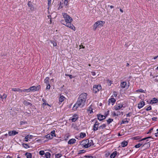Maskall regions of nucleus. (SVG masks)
Instances as JSON below:
<instances>
[{
    "mask_svg": "<svg viewBox=\"0 0 158 158\" xmlns=\"http://www.w3.org/2000/svg\"><path fill=\"white\" fill-rule=\"evenodd\" d=\"M87 96V94L85 93L80 95L76 103L73 106V109L75 110L78 107L82 108L85 105Z\"/></svg>",
    "mask_w": 158,
    "mask_h": 158,
    "instance_id": "obj_1",
    "label": "nucleus"
},
{
    "mask_svg": "<svg viewBox=\"0 0 158 158\" xmlns=\"http://www.w3.org/2000/svg\"><path fill=\"white\" fill-rule=\"evenodd\" d=\"M62 15L65 21L63 20H61V23L66 27L70 28L74 31H75V27L71 23L73 21L72 18L70 17L66 13H63Z\"/></svg>",
    "mask_w": 158,
    "mask_h": 158,
    "instance_id": "obj_2",
    "label": "nucleus"
},
{
    "mask_svg": "<svg viewBox=\"0 0 158 158\" xmlns=\"http://www.w3.org/2000/svg\"><path fill=\"white\" fill-rule=\"evenodd\" d=\"M94 144L92 140L86 139L84 140L80 143V145L85 148H88Z\"/></svg>",
    "mask_w": 158,
    "mask_h": 158,
    "instance_id": "obj_3",
    "label": "nucleus"
},
{
    "mask_svg": "<svg viewBox=\"0 0 158 158\" xmlns=\"http://www.w3.org/2000/svg\"><path fill=\"white\" fill-rule=\"evenodd\" d=\"M105 22L102 21H99L96 22L94 25L93 29L95 30L96 28L98 26L102 27L103 26V23H104Z\"/></svg>",
    "mask_w": 158,
    "mask_h": 158,
    "instance_id": "obj_4",
    "label": "nucleus"
},
{
    "mask_svg": "<svg viewBox=\"0 0 158 158\" xmlns=\"http://www.w3.org/2000/svg\"><path fill=\"white\" fill-rule=\"evenodd\" d=\"M102 87L101 85H94L93 87V91L94 93H96L98 92L101 89Z\"/></svg>",
    "mask_w": 158,
    "mask_h": 158,
    "instance_id": "obj_5",
    "label": "nucleus"
},
{
    "mask_svg": "<svg viewBox=\"0 0 158 158\" xmlns=\"http://www.w3.org/2000/svg\"><path fill=\"white\" fill-rule=\"evenodd\" d=\"M40 85H39L37 86H32L28 89V91H35L39 90L40 88Z\"/></svg>",
    "mask_w": 158,
    "mask_h": 158,
    "instance_id": "obj_6",
    "label": "nucleus"
},
{
    "mask_svg": "<svg viewBox=\"0 0 158 158\" xmlns=\"http://www.w3.org/2000/svg\"><path fill=\"white\" fill-rule=\"evenodd\" d=\"M123 104L121 103L117 104L113 107L114 109L116 110H118L123 107Z\"/></svg>",
    "mask_w": 158,
    "mask_h": 158,
    "instance_id": "obj_7",
    "label": "nucleus"
},
{
    "mask_svg": "<svg viewBox=\"0 0 158 158\" xmlns=\"http://www.w3.org/2000/svg\"><path fill=\"white\" fill-rule=\"evenodd\" d=\"M98 119L99 121H102L104 119L106 118V116L101 114H98L97 115Z\"/></svg>",
    "mask_w": 158,
    "mask_h": 158,
    "instance_id": "obj_8",
    "label": "nucleus"
},
{
    "mask_svg": "<svg viewBox=\"0 0 158 158\" xmlns=\"http://www.w3.org/2000/svg\"><path fill=\"white\" fill-rule=\"evenodd\" d=\"M116 102V100L114 98H112L109 99L108 101V105H110V103H111L112 105H113Z\"/></svg>",
    "mask_w": 158,
    "mask_h": 158,
    "instance_id": "obj_9",
    "label": "nucleus"
},
{
    "mask_svg": "<svg viewBox=\"0 0 158 158\" xmlns=\"http://www.w3.org/2000/svg\"><path fill=\"white\" fill-rule=\"evenodd\" d=\"M78 118V116L77 114H75L71 118V120H72V122H74Z\"/></svg>",
    "mask_w": 158,
    "mask_h": 158,
    "instance_id": "obj_10",
    "label": "nucleus"
},
{
    "mask_svg": "<svg viewBox=\"0 0 158 158\" xmlns=\"http://www.w3.org/2000/svg\"><path fill=\"white\" fill-rule=\"evenodd\" d=\"M18 133V132L15 131H10L8 132V135L9 136H11L15 135L17 134Z\"/></svg>",
    "mask_w": 158,
    "mask_h": 158,
    "instance_id": "obj_11",
    "label": "nucleus"
},
{
    "mask_svg": "<svg viewBox=\"0 0 158 158\" xmlns=\"http://www.w3.org/2000/svg\"><path fill=\"white\" fill-rule=\"evenodd\" d=\"M33 137V136L31 135H28L25 136L24 138L26 142H28L29 140H30Z\"/></svg>",
    "mask_w": 158,
    "mask_h": 158,
    "instance_id": "obj_12",
    "label": "nucleus"
},
{
    "mask_svg": "<svg viewBox=\"0 0 158 158\" xmlns=\"http://www.w3.org/2000/svg\"><path fill=\"white\" fill-rule=\"evenodd\" d=\"M145 105V102L143 101H142L139 103L138 105V107L139 109H140L142 108Z\"/></svg>",
    "mask_w": 158,
    "mask_h": 158,
    "instance_id": "obj_13",
    "label": "nucleus"
},
{
    "mask_svg": "<svg viewBox=\"0 0 158 158\" xmlns=\"http://www.w3.org/2000/svg\"><path fill=\"white\" fill-rule=\"evenodd\" d=\"M7 97V95L4 94L2 95L0 94V100L3 101L4 99H6Z\"/></svg>",
    "mask_w": 158,
    "mask_h": 158,
    "instance_id": "obj_14",
    "label": "nucleus"
},
{
    "mask_svg": "<svg viewBox=\"0 0 158 158\" xmlns=\"http://www.w3.org/2000/svg\"><path fill=\"white\" fill-rule=\"evenodd\" d=\"M128 142L126 141H124L121 143V147H124L127 146Z\"/></svg>",
    "mask_w": 158,
    "mask_h": 158,
    "instance_id": "obj_15",
    "label": "nucleus"
},
{
    "mask_svg": "<svg viewBox=\"0 0 158 158\" xmlns=\"http://www.w3.org/2000/svg\"><path fill=\"white\" fill-rule=\"evenodd\" d=\"M28 5L29 7L30 8V9L31 10L33 11L34 10V7H33V5L31 4V2L29 1L28 2Z\"/></svg>",
    "mask_w": 158,
    "mask_h": 158,
    "instance_id": "obj_16",
    "label": "nucleus"
},
{
    "mask_svg": "<svg viewBox=\"0 0 158 158\" xmlns=\"http://www.w3.org/2000/svg\"><path fill=\"white\" fill-rule=\"evenodd\" d=\"M76 140L74 139H70L68 142V143L69 144H73L75 143Z\"/></svg>",
    "mask_w": 158,
    "mask_h": 158,
    "instance_id": "obj_17",
    "label": "nucleus"
},
{
    "mask_svg": "<svg viewBox=\"0 0 158 158\" xmlns=\"http://www.w3.org/2000/svg\"><path fill=\"white\" fill-rule=\"evenodd\" d=\"M127 83L125 81H123L121 83L120 86L123 88H125L126 86Z\"/></svg>",
    "mask_w": 158,
    "mask_h": 158,
    "instance_id": "obj_18",
    "label": "nucleus"
},
{
    "mask_svg": "<svg viewBox=\"0 0 158 158\" xmlns=\"http://www.w3.org/2000/svg\"><path fill=\"white\" fill-rule=\"evenodd\" d=\"M117 152L116 151L113 152V153H112L110 156V158H114V157L117 155Z\"/></svg>",
    "mask_w": 158,
    "mask_h": 158,
    "instance_id": "obj_19",
    "label": "nucleus"
},
{
    "mask_svg": "<svg viewBox=\"0 0 158 158\" xmlns=\"http://www.w3.org/2000/svg\"><path fill=\"white\" fill-rule=\"evenodd\" d=\"M65 99V97L63 95H60V97L59 98V101L60 102H63Z\"/></svg>",
    "mask_w": 158,
    "mask_h": 158,
    "instance_id": "obj_20",
    "label": "nucleus"
},
{
    "mask_svg": "<svg viewBox=\"0 0 158 158\" xmlns=\"http://www.w3.org/2000/svg\"><path fill=\"white\" fill-rule=\"evenodd\" d=\"M27 158H32V155L31 153L27 152L25 154Z\"/></svg>",
    "mask_w": 158,
    "mask_h": 158,
    "instance_id": "obj_21",
    "label": "nucleus"
},
{
    "mask_svg": "<svg viewBox=\"0 0 158 158\" xmlns=\"http://www.w3.org/2000/svg\"><path fill=\"white\" fill-rule=\"evenodd\" d=\"M86 134L83 132H81L80 134V137L81 138H83L85 137Z\"/></svg>",
    "mask_w": 158,
    "mask_h": 158,
    "instance_id": "obj_22",
    "label": "nucleus"
},
{
    "mask_svg": "<svg viewBox=\"0 0 158 158\" xmlns=\"http://www.w3.org/2000/svg\"><path fill=\"white\" fill-rule=\"evenodd\" d=\"M23 103L24 105L27 106H31L32 105L31 103L26 101H24Z\"/></svg>",
    "mask_w": 158,
    "mask_h": 158,
    "instance_id": "obj_23",
    "label": "nucleus"
},
{
    "mask_svg": "<svg viewBox=\"0 0 158 158\" xmlns=\"http://www.w3.org/2000/svg\"><path fill=\"white\" fill-rule=\"evenodd\" d=\"M12 91H18L19 92H22V89H20L19 88H12Z\"/></svg>",
    "mask_w": 158,
    "mask_h": 158,
    "instance_id": "obj_24",
    "label": "nucleus"
},
{
    "mask_svg": "<svg viewBox=\"0 0 158 158\" xmlns=\"http://www.w3.org/2000/svg\"><path fill=\"white\" fill-rule=\"evenodd\" d=\"M51 156V154L49 152H47L45 154V156L46 158H49Z\"/></svg>",
    "mask_w": 158,
    "mask_h": 158,
    "instance_id": "obj_25",
    "label": "nucleus"
},
{
    "mask_svg": "<svg viewBox=\"0 0 158 158\" xmlns=\"http://www.w3.org/2000/svg\"><path fill=\"white\" fill-rule=\"evenodd\" d=\"M49 78L47 77H46L44 80V82L47 84H49Z\"/></svg>",
    "mask_w": 158,
    "mask_h": 158,
    "instance_id": "obj_26",
    "label": "nucleus"
},
{
    "mask_svg": "<svg viewBox=\"0 0 158 158\" xmlns=\"http://www.w3.org/2000/svg\"><path fill=\"white\" fill-rule=\"evenodd\" d=\"M88 111H89V113L90 114H91L93 112V109L91 107V106H90L88 109L87 110Z\"/></svg>",
    "mask_w": 158,
    "mask_h": 158,
    "instance_id": "obj_27",
    "label": "nucleus"
},
{
    "mask_svg": "<svg viewBox=\"0 0 158 158\" xmlns=\"http://www.w3.org/2000/svg\"><path fill=\"white\" fill-rule=\"evenodd\" d=\"M158 100L155 98H154L152 100H151V102H152V103H156L157 102Z\"/></svg>",
    "mask_w": 158,
    "mask_h": 158,
    "instance_id": "obj_28",
    "label": "nucleus"
},
{
    "mask_svg": "<svg viewBox=\"0 0 158 158\" xmlns=\"http://www.w3.org/2000/svg\"><path fill=\"white\" fill-rule=\"evenodd\" d=\"M46 137L47 138L51 139L53 138V137L50 134H48L47 135H46Z\"/></svg>",
    "mask_w": 158,
    "mask_h": 158,
    "instance_id": "obj_29",
    "label": "nucleus"
},
{
    "mask_svg": "<svg viewBox=\"0 0 158 158\" xmlns=\"http://www.w3.org/2000/svg\"><path fill=\"white\" fill-rule=\"evenodd\" d=\"M142 144L143 143H139L138 144L135 145V147L136 148H139Z\"/></svg>",
    "mask_w": 158,
    "mask_h": 158,
    "instance_id": "obj_30",
    "label": "nucleus"
},
{
    "mask_svg": "<svg viewBox=\"0 0 158 158\" xmlns=\"http://www.w3.org/2000/svg\"><path fill=\"white\" fill-rule=\"evenodd\" d=\"M98 126L94 124L93 126V130L94 131H96L98 130Z\"/></svg>",
    "mask_w": 158,
    "mask_h": 158,
    "instance_id": "obj_31",
    "label": "nucleus"
},
{
    "mask_svg": "<svg viewBox=\"0 0 158 158\" xmlns=\"http://www.w3.org/2000/svg\"><path fill=\"white\" fill-rule=\"evenodd\" d=\"M23 146L24 148H30V146L27 144L26 143L23 144Z\"/></svg>",
    "mask_w": 158,
    "mask_h": 158,
    "instance_id": "obj_32",
    "label": "nucleus"
},
{
    "mask_svg": "<svg viewBox=\"0 0 158 158\" xmlns=\"http://www.w3.org/2000/svg\"><path fill=\"white\" fill-rule=\"evenodd\" d=\"M106 127V124H103L102 125H101L98 128L99 129L102 128V129H103V128H105Z\"/></svg>",
    "mask_w": 158,
    "mask_h": 158,
    "instance_id": "obj_33",
    "label": "nucleus"
},
{
    "mask_svg": "<svg viewBox=\"0 0 158 158\" xmlns=\"http://www.w3.org/2000/svg\"><path fill=\"white\" fill-rule=\"evenodd\" d=\"M55 130H53L51 132V134H50V135H51L53 137L54 136L55 137L56 135L55 134Z\"/></svg>",
    "mask_w": 158,
    "mask_h": 158,
    "instance_id": "obj_34",
    "label": "nucleus"
},
{
    "mask_svg": "<svg viewBox=\"0 0 158 158\" xmlns=\"http://www.w3.org/2000/svg\"><path fill=\"white\" fill-rule=\"evenodd\" d=\"M113 119L111 118H109L107 120V124H110L113 121Z\"/></svg>",
    "mask_w": 158,
    "mask_h": 158,
    "instance_id": "obj_35",
    "label": "nucleus"
},
{
    "mask_svg": "<svg viewBox=\"0 0 158 158\" xmlns=\"http://www.w3.org/2000/svg\"><path fill=\"white\" fill-rule=\"evenodd\" d=\"M27 124V122L25 121H21L20 123V125H25Z\"/></svg>",
    "mask_w": 158,
    "mask_h": 158,
    "instance_id": "obj_36",
    "label": "nucleus"
},
{
    "mask_svg": "<svg viewBox=\"0 0 158 158\" xmlns=\"http://www.w3.org/2000/svg\"><path fill=\"white\" fill-rule=\"evenodd\" d=\"M39 153V154L41 156H43L44 154L45 155L44 152L43 150L40 151Z\"/></svg>",
    "mask_w": 158,
    "mask_h": 158,
    "instance_id": "obj_37",
    "label": "nucleus"
},
{
    "mask_svg": "<svg viewBox=\"0 0 158 158\" xmlns=\"http://www.w3.org/2000/svg\"><path fill=\"white\" fill-rule=\"evenodd\" d=\"M62 155L60 153H58L55 154V156L56 158H59Z\"/></svg>",
    "mask_w": 158,
    "mask_h": 158,
    "instance_id": "obj_38",
    "label": "nucleus"
},
{
    "mask_svg": "<svg viewBox=\"0 0 158 158\" xmlns=\"http://www.w3.org/2000/svg\"><path fill=\"white\" fill-rule=\"evenodd\" d=\"M117 96V92L115 91H114L113 92V95L111 96V98H113L114 97H116Z\"/></svg>",
    "mask_w": 158,
    "mask_h": 158,
    "instance_id": "obj_39",
    "label": "nucleus"
},
{
    "mask_svg": "<svg viewBox=\"0 0 158 158\" xmlns=\"http://www.w3.org/2000/svg\"><path fill=\"white\" fill-rule=\"evenodd\" d=\"M107 83H108V85L109 86H110L111 85V84L112 83V81H110L109 80H107Z\"/></svg>",
    "mask_w": 158,
    "mask_h": 158,
    "instance_id": "obj_40",
    "label": "nucleus"
},
{
    "mask_svg": "<svg viewBox=\"0 0 158 158\" xmlns=\"http://www.w3.org/2000/svg\"><path fill=\"white\" fill-rule=\"evenodd\" d=\"M50 41L53 44V46H56V43L54 41L51 40Z\"/></svg>",
    "mask_w": 158,
    "mask_h": 158,
    "instance_id": "obj_41",
    "label": "nucleus"
},
{
    "mask_svg": "<svg viewBox=\"0 0 158 158\" xmlns=\"http://www.w3.org/2000/svg\"><path fill=\"white\" fill-rule=\"evenodd\" d=\"M136 92H141V93H143L144 92V90L142 89H138L136 91Z\"/></svg>",
    "mask_w": 158,
    "mask_h": 158,
    "instance_id": "obj_42",
    "label": "nucleus"
},
{
    "mask_svg": "<svg viewBox=\"0 0 158 158\" xmlns=\"http://www.w3.org/2000/svg\"><path fill=\"white\" fill-rule=\"evenodd\" d=\"M46 89H49L50 88V85L49 84H47Z\"/></svg>",
    "mask_w": 158,
    "mask_h": 158,
    "instance_id": "obj_43",
    "label": "nucleus"
},
{
    "mask_svg": "<svg viewBox=\"0 0 158 158\" xmlns=\"http://www.w3.org/2000/svg\"><path fill=\"white\" fill-rule=\"evenodd\" d=\"M68 2V0H64V3L65 5H67Z\"/></svg>",
    "mask_w": 158,
    "mask_h": 158,
    "instance_id": "obj_44",
    "label": "nucleus"
},
{
    "mask_svg": "<svg viewBox=\"0 0 158 158\" xmlns=\"http://www.w3.org/2000/svg\"><path fill=\"white\" fill-rule=\"evenodd\" d=\"M113 116H118L119 115V114H117V113H116L115 112H114L113 113Z\"/></svg>",
    "mask_w": 158,
    "mask_h": 158,
    "instance_id": "obj_45",
    "label": "nucleus"
},
{
    "mask_svg": "<svg viewBox=\"0 0 158 158\" xmlns=\"http://www.w3.org/2000/svg\"><path fill=\"white\" fill-rule=\"evenodd\" d=\"M151 109H152L151 106H150L147 108L146 109V110L147 111H148V110H151Z\"/></svg>",
    "mask_w": 158,
    "mask_h": 158,
    "instance_id": "obj_46",
    "label": "nucleus"
},
{
    "mask_svg": "<svg viewBox=\"0 0 158 158\" xmlns=\"http://www.w3.org/2000/svg\"><path fill=\"white\" fill-rule=\"evenodd\" d=\"M84 157H87L89 158H93V157L92 156H91L89 155H85L84 156Z\"/></svg>",
    "mask_w": 158,
    "mask_h": 158,
    "instance_id": "obj_47",
    "label": "nucleus"
},
{
    "mask_svg": "<svg viewBox=\"0 0 158 158\" xmlns=\"http://www.w3.org/2000/svg\"><path fill=\"white\" fill-rule=\"evenodd\" d=\"M151 137L149 136V137H147L146 138H143V139H142L141 140H140V141H141L142 140H145L148 138H151Z\"/></svg>",
    "mask_w": 158,
    "mask_h": 158,
    "instance_id": "obj_48",
    "label": "nucleus"
},
{
    "mask_svg": "<svg viewBox=\"0 0 158 158\" xmlns=\"http://www.w3.org/2000/svg\"><path fill=\"white\" fill-rule=\"evenodd\" d=\"M128 123V121H127V120H126V121L123 120L122 122V123L124 124L126 123Z\"/></svg>",
    "mask_w": 158,
    "mask_h": 158,
    "instance_id": "obj_49",
    "label": "nucleus"
},
{
    "mask_svg": "<svg viewBox=\"0 0 158 158\" xmlns=\"http://www.w3.org/2000/svg\"><path fill=\"white\" fill-rule=\"evenodd\" d=\"M46 105L49 106V105L48 103H46L45 102H44L43 104V106H44Z\"/></svg>",
    "mask_w": 158,
    "mask_h": 158,
    "instance_id": "obj_50",
    "label": "nucleus"
},
{
    "mask_svg": "<svg viewBox=\"0 0 158 158\" xmlns=\"http://www.w3.org/2000/svg\"><path fill=\"white\" fill-rule=\"evenodd\" d=\"M156 131H157V132L155 133V135L156 137H157L158 136V129H156Z\"/></svg>",
    "mask_w": 158,
    "mask_h": 158,
    "instance_id": "obj_51",
    "label": "nucleus"
},
{
    "mask_svg": "<svg viewBox=\"0 0 158 158\" xmlns=\"http://www.w3.org/2000/svg\"><path fill=\"white\" fill-rule=\"evenodd\" d=\"M94 124L97 126H98L99 125V123L97 121H96V122Z\"/></svg>",
    "mask_w": 158,
    "mask_h": 158,
    "instance_id": "obj_52",
    "label": "nucleus"
},
{
    "mask_svg": "<svg viewBox=\"0 0 158 158\" xmlns=\"http://www.w3.org/2000/svg\"><path fill=\"white\" fill-rule=\"evenodd\" d=\"M109 111L108 110L107 111L106 113L105 114V116H106V117L107 116L108 114H109Z\"/></svg>",
    "mask_w": 158,
    "mask_h": 158,
    "instance_id": "obj_53",
    "label": "nucleus"
},
{
    "mask_svg": "<svg viewBox=\"0 0 158 158\" xmlns=\"http://www.w3.org/2000/svg\"><path fill=\"white\" fill-rule=\"evenodd\" d=\"M65 75L66 76H69V78H70V79H72L73 78V77L72 76V75H68V74H65Z\"/></svg>",
    "mask_w": 158,
    "mask_h": 158,
    "instance_id": "obj_54",
    "label": "nucleus"
},
{
    "mask_svg": "<svg viewBox=\"0 0 158 158\" xmlns=\"http://www.w3.org/2000/svg\"><path fill=\"white\" fill-rule=\"evenodd\" d=\"M22 92L23 91H28V92H29L28 91V89H22Z\"/></svg>",
    "mask_w": 158,
    "mask_h": 158,
    "instance_id": "obj_55",
    "label": "nucleus"
},
{
    "mask_svg": "<svg viewBox=\"0 0 158 158\" xmlns=\"http://www.w3.org/2000/svg\"><path fill=\"white\" fill-rule=\"evenodd\" d=\"M48 0V5L49 6L51 4V0Z\"/></svg>",
    "mask_w": 158,
    "mask_h": 158,
    "instance_id": "obj_56",
    "label": "nucleus"
},
{
    "mask_svg": "<svg viewBox=\"0 0 158 158\" xmlns=\"http://www.w3.org/2000/svg\"><path fill=\"white\" fill-rule=\"evenodd\" d=\"M153 130V128H151L150 129V130H149V132H148L147 133V134H148V133H150Z\"/></svg>",
    "mask_w": 158,
    "mask_h": 158,
    "instance_id": "obj_57",
    "label": "nucleus"
},
{
    "mask_svg": "<svg viewBox=\"0 0 158 158\" xmlns=\"http://www.w3.org/2000/svg\"><path fill=\"white\" fill-rule=\"evenodd\" d=\"M134 139H139V136L135 137L134 138Z\"/></svg>",
    "mask_w": 158,
    "mask_h": 158,
    "instance_id": "obj_58",
    "label": "nucleus"
},
{
    "mask_svg": "<svg viewBox=\"0 0 158 158\" xmlns=\"http://www.w3.org/2000/svg\"><path fill=\"white\" fill-rule=\"evenodd\" d=\"M130 114H131L130 113H129L128 114H126L127 117H130L131 116Z\"/></svg>",
    "mask_w": 158,
    "mask_h": 158,
    "instance_id": "obj_59",
    "label": "nucleus"
},
{
    "mask_svg": "<svg viewBox=\"0 0 158 158\" xmlns=\"http://www.w3.org/2000/svg\"><path fill=\"white\" fill-rule=\"evenodd\" d=\"M92 75L93 76H95L96 75V73L95 72H92Z\"/></svg>",
    "mask_w": 158,
    "mask_h": 158,
    "instance_id": "obj_60",
    "label": "nucleus"
},
{
    "mask_svg": "<svg viewBox=\"0 0 158 158\" xmlns=\"http://www.w3.org/2000/svg\"><path fill=\"white\" fill-rule=\"evenodd\" d=\"M156 118H156L154 117V118H152V119L153 121H156Z\"/></svg>",
    "mask_w": 158,
    "mask_h": 158,
    "instance_id": "obj_61",
    "label": "nucleus"
},
{
    "mask_svg": "<svg viewBox=\"0 0 158 158\" xmlns=\"http://www.w3.org/2000/svg\"><path fill=\"white\" fill-rule=\"evenodd\" d=\"M6 158H13L12 157L10 156L9 155H8L7 156Z\"/></svg>",
    "mask_w": 158,
    "mask_h": 158,
    "instance_id": "obj_62",
    "label": "nucleus"
},
{
    "mask_svg": "<svg viewBox=\"0 0 158 158\" xmlns=\"http://www.w3.org/2000/svg\"><path fill=\"white\" fill-rule=\"evenodd\" d=\"M108 6H109V7L110 6L111 9H112V8H114V6H110V5H108Z\"/></svg>",
    "mask_w": 158,
    "mask_h": 158,
    "instance_id": "obj_63",
    "label": "nucleus"
},
{
    "mask_svg": "<svg viewBox=\"0 0 158 158\" xmlns=\"http://www.w3.org/2000/svg\"><path fill=\"white\" fill-rule=\"evenodd\" d=\"M158 57V56H155L154 57V60H155Z\"/></svg>",
    "mask_w": 158,
    "mask_h": 158,
    "instance_id": "obj_64",
    "label": "nucleus"
}]
</instances>
